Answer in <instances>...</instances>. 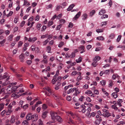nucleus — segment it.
<instances>
[{"label":"nucleus","mask_w":125,"mask_h":125,"mask_svg":"<svg viewBox=\"0 0 125 125\" xmlns=\"http://www.w3.org/2000/svg\"><path fill=\"white\" fill-rule=\"evenodd\" d=\"M6 111L5 110H3L0 113V115L2 117L4 116L5 114V113Z\"/></svg>","instance_id":"41"},{"label":"nucleus","mask_w":125,"mask_h":125,"mask_svg":"<svg viewBox=\"0 0 125 125\" xmlns=\"http://www.w3.org/2000/svg\"><path fill=\"white\" fill-rule=\"evenodd\" d=\"M66 114L68 115H71L73 119L75 118L77 116L76 114L73 113L71 112H67Z\"/></svg>","instance_id":"5"},{"label":"nucleus","mask_w":125,"mask_h":125,"mask_svg":"<svg viewBox=\"0 0 125 125\" xmlns=\"http://www.w3.org/2000/svg\"><path fill=\"white\" fill-rule=\"evenodd\" d=\"M78 48L79 51H81L80 52L81 53H82L85 52L84 48L83 45H80L78 47Z\"/></svg>","instance_id":"8"},{"label":"nucleus","mask_w":125,"mask_h":125,"mask_svg":"<svg viewBox=\"0 0 125 125\" xmlns=\"http://www.w3.org/2000/svg\"><path fill=\"white\" fill-rule=\"evenodd\" d=\"M18 17H16L14 18V22L15 23H17V21H18Z\"/></svg>","instance_id":"59"},{"label":"nucleus","mask_w":125,"mask_h":125,"mask_svg":"<svg viewBox=\"0 0 125 125\" xmlns=\"http://www.w3.org/2000/svg\"><path fill=\"white\" fill-rule=\"evenodd\" d=\"M104 111L105 112V113H103L102 114V115L103 116L105 117H108L109 116L111 115V114L109 113L108 111L104 109Z\"/></svg>","instance_id":"6"},{"label":"nucleus","mask_w":125,"mask_h":125,"mask_svg":"<svg viewBox=\"0 0 125 125\" xmlns=\"http://www.w3.org/2000/svg\"><path fill=\"white\" fill-rule=\"evenodd\" d=\"M55 120L59 122H61L62 121V119L60 117L57 115L56 118Z\"/></svg>","instance_id":"20"},{"label":"nucleus","mask_w":125,"mask_h":125,"mask_svg":"<svg viewBox=\"0 0 125 125\" xmlns=\"http://www.w3.org/2000/svg\"><path fill=\"white\" fill-rule=\"evenodd\" d=\"M11 96L13 97L14 98H16L19 97L18 95H17L16 94L14 93L12 94Z\"/></svg>","instance_id":"42"},{"label":"nucleus","mask_w":125,"mask_h":125,"mask_svg":"<svg viewBox=\"0 0 125 125\" xmlns=\"http://www.w3.org/2000/svg\"><path fill=\"white\" fill-rule=\"evenodd\" d=\"M110 71V70H107L103 71L104 74H108L109 73V72Z\"/></svg>","instance_id":"30"},{"label":"nucleus","mask_w":125,"mask_h":125,"mask_svg":"<svg viewBox=\"0 0 125 125\" xmlns=\"http://www.w3.org/2000/svg\"><path fill=\"white\" fill-rule=\"evenodd\" d=\"M75 54L74 52H72L70 56V58H73L75 57Z\"/></svg>","instance_id":"40"},{"label":"nucleus","mask_w":125,"mask_h":125,"mask_svg":"<svg viewBox=\"0 0 125 125\" xmlns=\"http://www.w3.org/2000/svg\"><path fill=\"white\" fill-rule=\"evenodd\" d=\"M38 124L39 125H44L43 122L40 119L38 120Z\"/></svg>","instance_id":"47"},{"label":"nucleus","mask_w":125,"mask_h":125,"mask_svg":"<svg viewBox=\"0 0 125 125\" xmlns=\"http://www.w3.org/2000/svg\"><path fill=\"white\" fill-rule=\"evenodd\" d=\"M96 39L99 40L104 41V38L103 36H100L97 37Z\"/></svg>","instance_id":"26"},{"label":"nucleus","mask_w":125,"mask_h":125,"mask_svg":"<svg viewBox=\"0 0 125 125\" xmlns=\"http://www.w3.org/2000/svg\"><path fill=\"white\" fill-rule=\"evenodd\" d=\"M53 7V5L52 4H50L49 5L47 6L46 7V8L47 9H51Z\"/></svg>","instance_id":"46"},{"label":"nucleus","mask_w":125,"mask_h":125,"mask_svg":"<svg viewBox=\"0 0 125 125\" xmlns=\"http://www.w3.org/2000/svg\"><path fill=\"white\" fill-rule=\"evenodd\" d=\"M9 86L8 88L7 89V91L8 92L9 94L10 93L13 92V91H12V88H10V87Z\"/></svg>","instance_id":"19"},{"label":"nucleus","mask_w":125,"mask_h":125,"mask_svg":"<svg viewBox=\"0 0 125 125\" xmlns=\"http://www.w3.org/2000/svg\"><path fill=\"white\" fill-rule=\"evenodd\" d=\"M37 39V38L36 37H35L33 38H32L31 37H30L28 39V41L29 42H34Z\"/></svg>","instance_id":"11"},{"label":"nucleus","mask_w":125,"mask_h":125,"mask_svg":"<svg viewBox=\"0 0 125 125\" xmlns=\"http://www.w3.org/2000/svg\"><path fill=\"white\" fill-rule=\"evenodd\" d=\"M28 125L29 123L28 121L26 120L23 121L22 124V125Z\"/></svg>","instance_id":"38"},{"label":"nucleus","mask_w":125,"mask_h":125,"mask_svg":"<svg viewBox=\"0 0 125 125\" xmlns=\"http://www.w3.org/2000/svg\"><path fill=\"white\" fill-rule=\"evenodd\" d=\"M10 122L11 124H13L15 122V117L13 115H12L10 118Z\"/></svg>","instance_id":"9"},{"label":"nucleus","mask_w":125,"mask_h":125,"mask_svg":"<svg viewBox=\"0 0 125 125\" xmlns=\"http://www.w3.org/2000/svg\"><path fill=\"white\" fill-rule=\"evenodd\" d=\"M102 120L101 118L96 120L95 121L96 124L98 125H99L100 123Z\"/></svg>","instance_id":"37"},{"label":"nucleus","mask_w":125,"mask_h":125,"mask_svg":"<svg viewBox=\"0 0 125 125\" xmlns=\"http://www.w3.org/2000/svg\"><path fill=\"white\" fill-rule=\"evenodd\" d=\"M73 92V89L71 88L69 90L67 91V94H70L72 92Z\"/></svg>","instance_id":"51"},{"label":"nucleus","mask_w":125,"mask_h":125,"mask_svg":"<svg viewBox=\"0 0 125 125\" xmlns=\"http://www.w3.org/2000/svg\"><path fill=\"white\" fill-rule=\"evenodd\" d=\"M31 50L32 51H34L35 50L36 51H37V52H39V48L38 47H36V46L34 45H32L31 47Z\"/></svg>","instance_id":"7"},{"label":"nucleus","mask_w":125,"mask_h":125,"mask_svg":"<svg viewBox=\"0 0 125 125\" xmlns=\"http://www.w3.org/2000/svg\"><path fill=\"white\" fill-rule=\"evenodd\" d=\"M106 12L105 11L104 9H102L99 13V15H102Z\"/></svg>","instance_id":"18"},{"label":"nucleus","mask_w":125,"mask_h":125,"mask_svg":"<svg viewBox=\"0 0 125 125\" xmlns=\"http://www.w3.org/2000/svg\"><path fill=\"white\" fill-rule=\"evenodd\" d=\"M48 42V39H47L43 42V45H46Z\"/></svg>","instance_id":"64"},{"label":"nucleus","mask_w":125,"mask_h":125,"mask_svg":"<svg viewBox=\"0 0 125 125\" xmlns=\"http://www.w3.org/2000/svg\"><path fill=\"white\" fill-rule=\"evenodd\" d=\"M57 80V78L56 77H54V76L52 80V83L53 84H54L56 82Z\"/></svg>","instance_id":"33"},{"label":"nucleus","mask_w":125,"mask_h":125,"mask_svg":"<svg viewBox=\"0 0 125 125\" xmlns=\"http://www.w3.org/2000/svg\"><path fill=\"white\" fill-rule=\"evenodd\" d=\"M62 25L61 24H60L59 25L57 26L56 28V30H59L61 27Z\"/></svg>","instance_id":"48"},{"label":"nucleus","mask_w":125,"mask_h":125,"mask_svg":"<svg viewBox=\"0 0 125 125\" xmlns=\"http://www.w3.org/2000/svg\"><path fill=\"white\" fill-rule=\"evenodd\" d=\"M32 118V114L31 113H29L27 115L26 117V119L27 120H29L31 119Z\"/></svg>","instance_id":"14"},{"label":"nucleus","mask_w":125,"mask_h":125,"mask_svg":"<svg viewBox=\"0 0 125 125\" xmlns=\"http://www.w3.org/2000/svg\"><path fill=\"white\" fill-rule=\"evenodd\" d=\"M81 14V12L79 11L75 15L74 17L73 18V20H76L80 17Z\"/></svg>","instance_id":"12"},{"label":"nucleus","mask_w":125,"mask_h":125,"mask_svg":"<svg viewBox=\"0 0 125 125\" xmlns=\"http://www.w3.org/2000/svg\"><path fill=\"white\" fill-rule=\"evenodd\" d=\"M22 85L21 84H20V85L17 86H14L12 87V91H13V92H16L18 90V88L20 87H21Z\"/></svg>","instance_id":"4"},{"label":"nucleus","mask_w":125,"mask_h":125,"mask_svg":"<svg viewBox=\"0 0 125 125\" xmlns=\"http://www.w3.org/2000/svg\"><path fill=\"white\" fill-rule=\"evenodd\" d=\"M7 77L8 78L6 79L7 80H8L9 79V77H8V74L7 73H5L3 76V78L5 79Z\"/></svg>","instance_id":"21"},{"label":"nucleus","mask_w":125,"mask_h":125,"mask_svg":"<svg viewBox=\"0 0 125 125\" xmlns=\"http://www.w3.org/2000/svg\"><path fill=\"white\" fill-rule=\"evenodd\" d=\"M12 111L10 109H8V110L6 111L5 114L6 115H10L11 113L12 112Z\"/></svg>","instance_id":"17"},{"label":"nucleus","mask_w":125,"mask_h":125,"mask_svg":"<svg viewBox=\"0 0 125 125\" xmlns=\"http://www.w3.org/2000/svg\"><path fill=\"white\" fill-rule=\"evenodd\" d=\"M47 112L46 111L43 112L42 113V117L43 118H45L47 116Z\"/></svg>","instance_id":"29"},{"label":"nucleus","mask_w":125,"mask_h":125,"mask_svg":"<svg viewBox=\"0 0 125 125\" xmlns=\"http://www.w3.org/2000/svg\"><path fill=\"white\" fill-rule=\"evenodd\" d=\"M65 43L64 42H60L59 44L58 45V47L60 48H61L62 47L63 45L65 44Z\"/></svg>","instance_id":"24"},{"label":"nucleus","mask_w":125,"mask_h":125,"mask_svg":"<svg viewBox=\"0 0 125 125\" xmlns=\"http://www.w3.org/2000/svg\"><path fill=\"white\" fill-rule=\"evenodd\" d=\"M102 90L104 94L106 96H108V93L105 91V90L104 89L102 88Z\"/></svg>","instance_id":"25"},{"label":"nucleus","mask_w":125,"mask_h":125,"mask_svg":"<svg viewBox=\"0 0 125 125\" xmlns=\"http://www.w3.org/2000/svg\"><path fill=\"white\" fill-rule=\"evenodd\" d=\"M42 104V102L40 101H38L36 103L34 106H32V110L33 111L35 109L36 107H37L38 104Z\"/></svg>","instance_id":"10"},{"label":"nucleus","mask_w":125,"mask_h":125,"mask_svg":"<svg viewBox=\"0 0 125 125\" xmlns=\"http://www.w3.org/2000/svg\"><path fill=\"white\" fill-rule=\"evenodd\" d=\"M19 57L20 61L22 62H24V54L23 53L21 54L20 55Z\"/></svg>","instance_id":"13"},{"label":"nucleus","mask_w":125,"mask_h":125,"mask_svg":"<svg viewBox=\"0 0 125 125\" xmlns=\"http://www.w3.org/2000/svg\"><path fill=\"white\" fill-rule=\"evenodd\" d=\"M42 26V25L40 23H37L36 26V28L39 30H40L41 27Z\"/></svg>","instance_id":"28"},{"label":"nucleus","mask_w":125,"mask_h":125,"mask_svg":"<svg viewBox=\"0 0 125 125\" xmlns=\"http://www.w3.org/2000/svg\"><path fill=\"white\" fill-rule=\"evenodd\" d=\"M106 83V82L105 81L103 80L100 82L101 84L103 86H104L105 85Z\"/></svg>","instance_id":"54"},{"label":"nucleus","mask_w":125,"mask_h":125,"mask_svg":"<svg viewBox=\"0 0 125 125\" xmlns=\"http://www.w3.org/2000/svg\"><path fill=\"white\" fill-rule=\"evenodd\" d=\"M81 107L83 108V109L82 110V112L83 113H84L86 111V110L85 109V106L83 105H81Z\"/></svg>","instance_id":"27"},{"label":"nucleus","mask_w":125,"mask_h":125,"mask_svg":"<svg viewBox=\"0 0 125 125\" xmlns=\"http://www.w3.org/2000/svg\"><path fill=\"white\" fill-rule=\"evenodd\" d=\"M92 92L91 90H87L86 91L85 93L87 94H92Z\"/></svg>","instance_id":"49"},{"label":"nucleus","mask_w":125,"mask_h":125,"mask_svg":"<svg viewBox=\"0 0 125 125\" xmlns=\"http://www.w3.org/2000/svg\"><path fill=\"white\" fill-rule=\"evenodd\" d=\"M45 89L49 92V95H52L53 96V97L55 99H57L58 98V97L55 94H53V91L52 90L49 88L46 87Z\"/></svg>","instance_id":"1"},{"label":"nucleus","mask_w":125,"mask_h":125,"mask_svg":"<svg viewBox=\"0 0 125 125\" xmlns=\"http://www.w3.org/2000/svg\"><path fill=\"white\" fill-rule=\"evenodd\" d=\"M109 37L110 39H113L115 38V35L114 33H111L109 35Z\"/></svg>","instance_id":"31"},{"label":"nucleus","mask_w":125,"mask_h":125,"mask_svg":"<svg viewBox=\"0 0 125 125\" xmlns=\"http://www.w3.org/2000/svg\"><path fill=\"white\" fill-rule=\"evenodd\" d=\"M122 37V36L121 35H119L116 39V41L117 42H119L120 40Z\"/></svg>","instance_id":"43"},{"label":"nucleus","mask_w":125,"mask_h":125,"mask_svg":"<svg viewBox=\"0 0 125 125\" xmlns=\"http://www.w3.org/2000/svg\"><path fill=\"white\" fill-rule=\"evenodd\" d=\"M46 26L43 25L42 26V27L41 28V31H44L46 29Z\"/></svg>","instance_id":"60"},{"label":"nucleus","mask_w":125,"mask_h":125,"mask_svg":"<svg viewBox=\"0 0 125 125\" xmlns=\"http://www.w3.org/2000/svg\"><path fill=\"white\" fill-rule=\"evenodd\" d=\"M93 62L92 63V66H93L94 67H96L97 65V62L93 60Z\"/></svg>","instance_id":"36"},{"label":"nucleus","mask_w":125,"mask_h":125,"mask_svg":"<svg viewBox=\"0 0 125 125\" xmlns=\"http://www.w3.org/2000/svg\"><path fill=\"white\" fill-rule=\"evenodd\" d=\"M23 43V42L22 41H20L19 42L18 44V47H19L21 46Z\"/></svg>","instance_id":"57"},{"label":"nucleus","mask_w":125,"mask_h":125,"mask_svg":"<svg viewBox=\"0 0 125 125\" xmlns=\"http://www.w3.org/2000/svg\"><path fill=\"white\" fill-rule=\"evenodd\" d=\"M82 20H84L87 19L88 18V15L86 13H84L82 15Z\"/></svg>","instance_id":"15"},{"label":"nucleus","mask_w":125,"mask_h":125,"mask_svg":"<svg viewBox=\"0 0 125 125\" xmlns=\"http://www.w3.org/2000/svg\"><path fill=\"white\" fill-rule=\"evenodd\" d=\"M84 97L83 96H81L79 99V100L80 101L82 102L83 101V100L84 99Z\"/></svg>","instance_id":"56"},{"label":"nucleus","mask_w":125,"mask_h":125,"mask_svg":"<svg viewBox=\"0 0 125 125\" xmlns=\"http://www.w3.org/2000/svg\"><path fill=\"white\" fill-rule=\"evenodd\" d=\"M77 74V72L76 71H74L72 72L71 75L72 76H75Z\"/></svg>","instance_id":"55"},{"label":"nucleus","mask_w":125,"mask_h":125,"mask_svg":"<svg viewBox=\"0 0 125 125\" xmlns=\"http://www.w3.org/2000/svg\"><path fill=\"white\" fill-rule=\"evenodd\" d=\"M111 107L115 110H117L118 109L117 107H116V106L114 105H112L111 106Z\"/></svg>","instance_id":"58"},{"label":"nucleus","mask_w":125,"mask_h":125,"mask_svg":"<svg viewBox=\"0 0 125 125\" xmlns=\"http://www.w3.org/2000/svg\"><path fill=\"white\" fill-rule=\"evenodd\" d=\"M108 17V15L107 14H105L102 16L101 18V19H104L105 18H107Z\"/></svg>","instance_id":"52"},{"label":"nucleus","mask_w":125,"mask_h":125,"mask_svg":"<svg viewBox=\"0 0 125 125\" xmlns=\"http://www.w3.org/2000/svg\"><path fill=\"white\" fill-rule=\"evenodd\" d=\"M39 19L40 16L39 15H37L35 17V21H38Z\"/></svg>","instance_id":"62"},{"label":"nucleus","mask_w":125,"mask_h":125,"mask_svg":"<svg viewBox=\"0 0 125 125\" xmlns=\"http://www.w3.org/2000/svg\"><path fill=\"white\" fill-rule=\"evenodd\" d=\"M83 79V77L82 76L80 75L78 76L77 78V80L78 81H79Z\"/></svg>","instance_id":"53"},{"label":"nucleus","mask_w":125,"mask_h":125,"mask_svg":"<svg viewBox=\"0 0 125 125\" xmlns=\"http://www.w3.org/2000/svg\"><path fill=\"white\" fill-rule=\"evenodd\" d=\"M59 114V113H57L56 112H54L51 113V115L52 119L53 120H55L57 116V115Z\"/></svg>","instance_id":"2"},{"label":"nucleus","mask_w":125,"mask_h":125,"mask_svg":"<svg viewBox=\"0 0 125 125\" xmlns=\"http://www.w3.org/2000/svg\"><path fill=\"white\" fill-rule=\"evenodd\" d=\"M18 90H19V91L16 92V93L18 94L19 93H21L24 92V91L22 88L21 89L20 88H19Z\"/></svg>","instance_id":"32"},{"label":"nucleus","mask_w":125,"mask_h":125,"mask_svg":"<svg viewBox=\"0 0 125 125\" xmlns=\"http://www.w3.org/2000/svg\"><path fill=\"white\" fill-rule=\"evenodd\" d=\"M32 117L34 119H35L36 120H37L38 119L37 115L36 114H34L32 115Z\"/></svg>","instance_id":"39"},{"label":"nucleus","mask_w":125,"mask_h":125,"mask_svg":"<svg viewBox=\"0 0 125 125\" xmlns=\"http://www.w3.org/2000/svg\"><path fill=\"white\" fill-rule=\"evenodd\" d=\"M117 76H118V75L117 74H114L112 76V79L113 80H115Z\"/></svg>","instance_id":"44"},{"label":"nucleus","mask_w":125,"mask_h":125,"mask_svg":"<svg viewBox=\"0 0 125 125\" xmlns=\"http://www.w3.org/2000/svg\"><path fill=\"white\" fill-rule=\"evenodd\" d=\"M109 87L111 88L113 84V82L111 80H109Z\"/></svg>","instance_id":"35"},{"label":"nucleus","mask_w":125,"mask_h":125,"mask_svg":"<svg viewBox=\"0 0 125 125\" xmlns=\"http://www.w3.org/2000/svg\"><path fill=\"white\" fill-rule=\"evenodd\" d=\"M22 85L21 84H20V85L17 86H14L12 87V91H13V92H16L18 90V88L20 87H21Z\"/></svg>","instance_id":"3"},{"label":"nucleus","mask_w":125,"mask_h":125,"mask_svg":"<svg viewBox=\"0 0 125 125\" xmlns=\"http://www.w3.org/2000/svg\"><path fill=\"white\" fill-rule=\"evenodd\" d=\"M74 6V4H72L70 5L69 7L67 9V10L69 11L71 10L73 8Z\"/></svg>","instance_id":"22"},{"label":"nucleus","mask_w":125,"mask_h":125,"mask_svg":"<svg viewBox=\"0 0 125 125\" xmlns=\"http://www.w3.org/2000/svg\"><path fill=\"white\" fill-rule=\"evenodd\" d=\"M111 95L114 98H116L118 97L117 94L115 93H113L111 94Z\"/></svg>","instance_id":"23"},{"label":"nucleus","mask_w":125,"mask_h":125,"mask_svg":"<svg viewBox=\"0 0 125 125\" xmlns=\"http://www.w3.org/2000/svg\"><path fill=\"white\" fill-rule=\"evenodd\" d=\"M95 13V11L94 10H93L91 11L90 13V16L92 17Z\"/></svg>","instance_id":"34"},{"label":"nucleus","mask_w":125,"mask_h":125,"mask_svg":"<svg viewBox=\"0 0 125 125\" xmlns=\"http://www.w3.org/2000/svg\"><path fill=\"white\" fill-rule=\"evenodd\" d=\"M82 57H80L78 59L76 60V61L77 63H79L82 61Z\"/></svg>","instance_id":"45"},{"label":"nucleus","mask_w":125,"mask_h":125,"mask_svg":"<svg viewBox=\"0 0 125 125\" xmlns=\"http://www.w3.org/2000/svg\"><path fill=\"white\" fill-rule=\"evenodd\" d=\"M13 5V2L12 1H10L8 6V7L10 8Z\"/></svg>","instance_id":"61"},{"label":"nucleus","mask_w":125,"mask_h":125,"mask_svg":"<svg viewBox=\"0 0 125 125\" xmlns=\"http://www.w3.org/2000/svg\"><path fill=\"white\" fill-rule=\"evenodd\" d=\"M103 31V29H97L96 30V31L98 33L102 32Z\"/></svg>","instance_id":"50"},{"label":"nucleus","mask_w":125,"mask_h":125,"mask_svg":"<svg viewBox=\"0 0 125 125\" xmlns=\"http://www.w3.org/2000/svg\"><path fill=\"white\" fill-rule=\"evenodd\" d=\"M101 59V57L99 56H96L93 59V61L97 62Z\"/></svg>","instance_id":"16"},{"label":"nucleus","mask_w":125,"mask_h":125,"mask_svg":"<svg viewBox=\"0 0 125 125\" xmlns=\"http://www.w3.org/2000/svg\"><path fill=\"white\" fill-rule=\"evenodd\" d=\"M53 24V22L52 21H49L48 22V26L49 27V26H51V25H52Z\"/></svg>","instance_id":"63"}]
</instances>
